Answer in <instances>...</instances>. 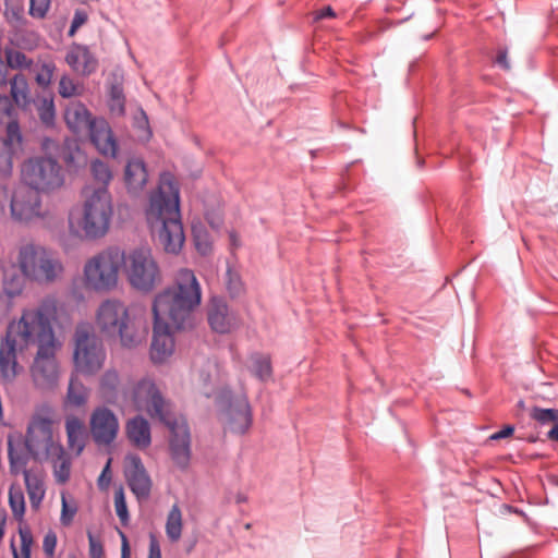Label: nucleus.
I'll return each mask as SVG.
<instances>
[{
  "instance_id": "20e7f679",
  "label": "nucleus",
  "mask_w": 558,
  "mask_h": 558,
  "mask_svg": "<svg viewBox=\"0 0 558 558\" xmlns=\"http://www.w3.org/2000/svg\"><path fill=\"white\" fill-rule=\"evenodd\" d=\"M69 319L66 306L53 295L44 298L34 308H25L19 319L9 323L5 339L20 351L36 345L37 350L57 342L52 323Z\"/></svg>"
},
{
  "instance_id": "a19ab883",
  "label": "nucleus",
  "mask_w": 558,
  "mask_h": 558,
  "mask_svg": "<svg viewBox=\"0 0 558 558\" xmlns=\"http://www.w3.org/2000/svg\"><path fill=\"white\" fill-rule=\"evenodd\" d=\"M4 17L14 26L22 25L24 23V8L19 1L4 2Z\"/></svg>"
},
{
  "instance_id": "f704fd0d",
  "label": "nucleus",
  "mask_w": 558,
  "mask_h": 558,
  "mask_svg": "<svg viewBox=\"0 0 558 558\" xmlns=\"http://www.w3.org/2000/svg\"><path fill=\"white\" fill-rule=\"evenodd\" d=\"M25 279L23 275L16 272L5 275L2 283L5 295L9 299L19 296L24 290Z\"/></svg>"
},
{
  "instance_id": "7ed1b4c3",
  "label": "nucleus",
  "mask_w": 558,
  "mask_h": 558,
  "mask_svg": "<svg viewBox=\"0 0 558 558\" xmlns=\"http://www.w3.org/2000/svg\"><path fill=\"white\" fill-rule=\"evenodd\" d=\"M146 220L167 253H180L185 234L180 215V191L171 173L161 174L157 192L150 195Z\"/></svg>"
},
{
  "instance_id": "603ef678",
  "label": "nucleus",
  "mask_w": 558,
  "mask_h": 558,
  "mask_svg": "<svg viewBox=\"0 0 558 558\" xmlns=\"http://www.w3.org/2000/svg\"><path fill=\"white\" fill-rule=\"evenodd\" d=\"M88 16L85 11L76 10L69 29V36H73L76 31L86 23Z\"/></svg>"
},
{
  "instance_id": "09e8293b",
  "label": "nucleus",
  "mask_w": 558,
  "mask_h": 558,
  "mask_svg": "<svg viewBox=\"0 0 558 558\" xmlns=\"http://www.w3.org/2000/svg\"><path fill=\"white\" fill-rule=\"evenodd\" d=\"M114 507L118 517L120 518L122 523H125L129 520V512L126 507V501L124 497V493L122 489H119L114 493Z\"/></svg>"
},
{
  "instance_id": "cd10ccee",
  "label": "nucleus",
  "mask_w": 558,
  "mask_h": 558,
  "mask_svg": "<svg viewBox=\"0 0 558 558\" xmlns=\"http://www.w3.org/2000/svg\"><path fill=\"white\" fill-rule=\"evenodd\" d=\"M8 83L10 84V97L15 106L25 109L31 104L29 86L26 77L19 73L13 75Z\"/></svg>"
},
{
  "instance_id": "ddd939ff",
  "label": "nucleus",
  "mask_w": 558,
  "mask_h": 558,
  "mask_svg": "<svg viewBox=\"0 0 558 558\" xmlns=\"http://www.w3.org/2000/svg\"><path fill=\"white\" fill-rule=\"evenodd\" d=\"M73 361L75 369L84 375H95L105 364L104 343L89 325H80L74 335Z\"/></svg>"
},
{
  "instance_id": "b1692460",
  "label": "nucleus",
  "mask_w": 558,
  "mask_h": 558,
  "mask_svg": "<svg viewBox=\"0 0 558 558\" xmlns=\"http://www.w3.org/2000/svg\"><path fill=\"white\" fill-rule=\"evenodd\" d=\"M65 433L69 449L76 456H80L88 439V434L83 421L74 415L68 416L65 420Z\"/></svg>"
},
{
  "instance_id": "393cba45",
  "label": "nucleus",
  "mask_w": 558,
  "mask_h": 558,
  "mask_svg": "<svg viewBox=\"0 0 558 558\" xmlns=\"http://www.w3.org/2000/svg\"><path fill=\"white\" fill-rule=\"evenodd\" d=\"M148 179L146 166L142 159L132 158L124 170V181L130 193L142 191Z\"/></svg>"
},
{
  "instance_id": "f3484780",
  "label": "nucleus",
  "mask_w": 558,
  "mask_h": 558,
  "mask_svg": "<svg viewBox=\"0 0 558 558\" xmlns=\"http://www.w3.org/2000/svg\"><path fill=\"white\" fill-rule=\"evenodd\" d=\"M89 427L96 445L110 446L118 436L119 421L110 409L97 407L90 414Z\"/></svg>"
},
{
  "instance_id": "f8f14e48",
  "label": "nucleus",
  "mask_w": 558,
  "mask_h": 558,
  "mask_svg": "<svg viewBox=\"0 0 558 558\" xmlns=\"http://www.w3.org/2000/svg\"><path fill=\"white\" fill-rule=\"evenodd\" d=\"M216 407L225 429L243 435L252 426V409L244 393L234 395L230 389L223 388L216 396Z\"/></svg>"
},
{
  "instance_id": "6e6552de",
  "label": "nucleus",
  "mask_w": 558,
  "mask_h": 558,
  "mask_svg": "<svg viewBox=\"0 0 558 558\" xmlns=\"http://www.w3.org/2000/svg\"><path fill=\"white\" fill-rule=\"evenodd\" d=\"M21 178L31 190L50 194L64 185L65 175L62 166L50 156H34L22 163Z\"/></svg>"
},
{
  "instance_id": "2eb2a0df",
  "label": "nucleus",
  "mask_w": 558,
  "mask_h": 558,
  "mask_svg": "<svg viewBox=\"0 0 558 558\" xmlns=\"http://www.w3.org/2000/svg\"><path fill=\"white\" fill-rule=\"evenodd\" d=\"M59 344L48 345L37 350L31 374L35 386L43 390L53 389L59 380V365L56 352Z\"/></svg>"
},
{
  "instance_id": "ea45409f",
  "label": "nucleus",
  "mask_w": 558,
  "mask_h": 558,
  "mask_svg": "<svg viewBox=\"0 0 558 558\" xmlns=\"http://www.w3.org/2000/svg\"><path fill=\"white\" fill-rule=\"evenodd\" d=\"M37 113L39 120L47 128H51L54 125L56 120V109L52 99L44 98L37 105Z\"/></svg>"
},
{
  "instance_id": "4c0bfd02",
  "label": "nucleus",
  "mask_w": 558,
  "mask_h": 558,
  "mask_svg": "<svg viewBox=\"0 0 558 558\" xmlns=\"http://www.w3.org/2000/svg\"><path fill=\"white\" fill-rule=\"evenodd\" d=\"M83 85L74 81L69 75H62L59 81L58 93L63 98L81 96L83 94Z\"/></svg>"
},
{
  "instance_id": "4be33fe9",
  "label": "nucleus",
  "mask_w": 558,
  "mask_h": 558,
  "mask_svg": "<svg viewBox=\"0 0 558 558\" xmlns=\"http://www.w3.org/2000/svg\"><path fill=\"white\" fill-rule=\"evenodd\" d=\"M99 392L106 402L116 404L120 398L126 401L129 390L123 388L119 373L109 368L99 379Z\"/></svg>"
},
{
  "instance_id": "412c9836",
  "label": "nucleus",
  "mask_w": 558,
  "mask_h": 558,
  "mask_svg": "<svg viewBox=\"0 0 558 558\" xmlns=\"http://www.w3.org/2000/svg\"><path fill=\"white\" fill-rule=\"evenodd\" d=\"M69 66L76 73L88 76L97 70L98 61L84 45H72L65 56Z\"/></svg>"
},
{
  "instance_id": "864d4df0",
  "label": "nucleus",
  "mask_w": 558,
  "mask_h": 558,
  "mask_svg": "<svg viewBox=\"0 0 558 558\" xmlns=\"http://www.w3.org/2000/svg\"><path fill=\"white\" fill-rule=\"evenodd\" d=\"M56 545H57V535L56 533L49 531L46 535H45V538H44V550L45 553L49 556V557H52L53 554H54V549H56Z\"/></svg>"
},
{
  "instance_id": "3c124183",
  "label": "nucleus",
  "mask_w": 558,
  "mask_h": 558,
  "mask_svg": "<svg viewBox=\"0 0 558 558\" xmlns=\"http://www.w3.org/2000/svg\"><path fill=\"white\" fill-rule=\"evenodd\" d=\"M89 542V556L90 558H102L104 548L101 541L95 536L90 531L87 533Z\"/></svg>"
},
{
  "instance_id": "4468645a",
  "label": "nucleus",
  "mask_w": 558,
  "mask_h": 558,
  "mask_svg": "<svg viewBox=\"0 0 558 558\" xmlns=\"http://www.w3.org/2000/svg\"><path fill=\"white\" fill-rule=\"evenodd\" d=\"M38 194L31 189H19L12 194L10 213L14 221L29 225L36 221L50 223L54 220V215L43 206Z\"/></svg>"
},
{
  "instance_id": "bf43d9fd",
  "label": "nucleus",
  "mask_w": 558,
  "mask_h": 558,
  "mask_svg": "<svg viewBox=\"0 0 558 558\" xmlns=\"http://www.w3.org/2000/svg\"><path fill=\"white\" fill-rule=\"evenodd\" d=\"M117 531L121 537V543H122L121 544V558H130L131 551H130V545H129L128 537L124 534V532H122L118 527H117Z\"/></svg>"
},
{
  "instance_id": "c9c22d12",
  "label": "nucleus",
  "mask_w": 558,
  "mask_h": 558,
  "mask_svg": "<svg viewBox=\"0 0 558 558\" xmlns=\"http://www.w3.org/2000/svg\"><path fill=\"white\" fill-rule=\"evenodd\" d=\"M90 173L93 179L101 184L100 187L107 189L112 180V171L110 167L99 159H95L90 162Z\"/></svg>"
},
{
  "instance_id": "f257e3e1",
  "label": "nucleus",
  "mask_w": 558,
  "mask_h": 558,
  "mask_svg": "<svg viewBox=\"0 0 558 558\" xmlns=\"http://www.w3.org/2000/svg\"><path fill=\"white\" fill-rule=\"evenodd\" d=\"M202 290L191 269H180L172 287L158 293L153 303L154 328L150 357L162 363L174 351L172 328L185 329L192 326L193 312L201 304Z\"/></svg>"
},
{
  "instance_id": "de8ad7c7",
  "label": "nucleus",
  "mask_w": 558,
  "mask_h": 558,
  "mask_svg": "<svg viewBox=\"0 0 558 558\" xmlns=\"http://www.w3.org/2000/svg\"><path fill=\"white\" fill-rule=\"evenodd\" d=\"M531 416L541 424H547L549 422H555L557 424L558 409H542L535 407L532 410Z\"/></svg>"
},
{
  "instance_id": "6e6d98bb",
  "label": "nucleus",
  "mask_w": 558,
  "mask_h": 558,
  "mask_svg": "<svg viewBox=\"0 0 558 558\" xmlns=\"http://www.w3.org/2000/svg\"><path fill=\"white\" fill-rule=\"evenodd\" d=\"M148 558H161L160 546L157 538L150 534Z\"/></svg>"
},
{
  "instance_id": "9b49d317",
  "label": "nucleus",
  "mask_w": 558,
  "mask_h": 558,
  "mask_svg": "<svg viewBox=\"0 0 558 558\" xmlns=\"http://www.w3.org/2000/svg\"><path fill=\"white\" fill-rule=\"evenodd\" d=\"M54 418L50 408H43L31 418L25 437V446L38 461L48 459L50 452H61V444L53 437Z\"/></svg>"
},
{
  "instance_id": "13d9d810",
  "label": "nucleus",
  "mask_w": 558,
  "mask_h": 558,
  "mask_svg": "<svg viewBox=\"0 0 558 558\" xmlns=\"http://www.w3.org/2000/svg\"><path fill=\"white\" fill-rule=\"evenodd\" d=\"M12 102L10 96L0 94V112L9 116L12 111Z\"/></svg>"
},
{
  "instance_id": "f03ea898",
  "label": "nucleus",
  "mask_w": 558,
  "mask_h": 558,
  "mask_svg": "<svg viewBox=\"0 0 558 558\" xmlns=\"http://www.w3.org/2000/svg\"><path fill=\"white\" fill-rule=\"evenodd\" d=\"M136 410L146 411L151 418L158 420L170 430V454L173 462L181 469L189 465L191 459V435L187 422L177 416L170 402L153 378L144 377L136 381L128 392V399Z\"/></svg>"
},
{
  "instance_id": "5701e85b",
  "label": "nucleus",
  "mask_w": 558,
  "mask_h": 558,
  "mask_svg": "<svg viewBox=\"0 0 558 558\" xmlns=\"http://www.w3.org/2000/svg\"><path fill=\"white\" fill-rule=\"evenodd\" d=\"M208 323L211 329L219 333L229 332L233 318L229 314L227 303L220 298H213L208 307Z\"/></svg>"
},
{
  "instance_id": "49530a36",
  "label": "nucleus",
  "mask_w": 558,
  "mask_h": 558,
  "mask_svg": "<svg viewBox=\"0 0 558 558\" xmlns=\"http://www.w3.org/2000/svg\"><path fill=\"white\" fill-rule=\"evenodd\" d=\"M61 501H62V511H61V523H70L76 512H77V505L76 501L68 496L66 494L62 493L61 495Z\"/></svg>"
},
{
  "instance_id": "052dcab7",
  "label": "nucleus",
  "mask_w": 558,
  "mask_h": 558,
  "mask_svg": "<svg viewBox=\"0 0 558 558\" xmlns=\"http://www.w3.org/2000/svg\"><path fill=\"white\" fill-rule=\"evenodd\" d=\"M513 432H514V427L512 425H507L502 429H500L499 432L493 434L490 436V439L492 440L504 439V438H507V437L511 436L513 434Z\"/></svg>"
},
{
  "instance_id": "58836bf2",
  "label": "nucleus",
  "mask_w": 558,
  "mask_h": 558,
  "mask_svg": "<svg viewBox=\"0 0 558 558\" xmlns=\"http://www.w3.org/2000/svg\"><path fill=\"white\" fill-rule=\"evenodd\" d=\"M9 504L16 520H22L25 512L24 494L20 487L11 486L9 490Z\"/></svg>"
},
{
  "instance_id": "c85d7f7f",
  "label": "nucleus",
  "mask_w": 558,
  "mask_h": 558,
  "mask_svg": "<svg viewBox=\"0 0 558 558\" xmlns=\"http://www.w3.org/2000/svg\"><path fill=\"white\" fill-rule=\"evenodd\" d=\"M53 468V475L56 477L57 483L65 484L71 476V458L65 452L63 446L61 445V452H50L48 459Z\"/></svg>"
},
{
  "instance_id": "338daca9",
  "label": "nucleus",
  "mask_w": 558,
  "mask_h": 558,
  "mask_svg": "<svg viewBox=\"0 0 558 558\" xmlns=\"http://www.w3.org/2000/svg\"><path fill=\"white\" fill-rule=\"evenodd\" d=\"M547 438L553 441H558V423L548 430Z\"/></svg>"
},
{
  "instance_id": "39448f33",
  "label": "nucleus",
  "mask_w": 558,
  "mask_h": 558,
  "mask_svg": "<svg viewBox=\"0 0 558 558\" xmlns=\"http://www.w3.org/2000/svg\"><path fill=\"white\" fill-rule=\"evenodd\" d=\"M95 322L101 333L119 339L121 345L128 349L141 345L147 336L145 318L116 298L106 299L99 304Z\"/></svg>"
},
{
  "instance_id": "1a4fd4ad",
  "label": "nucleus",
  "mask_w": 558,
  "mask_h": 558,
  "mask_svg": "<svg viewBox=\"0 0 558 558\" xmlns=\"http://www.w3.org/2000/svg\"><path fill=\"white\" fill-rule=\"evenodd\" d=\"M123 274L129 284L143 293L151 292L161 282V271L150 248L140 247L123 252Z\"/></svg>"
},
{
  "instance_id": "473e14b6",
  "label": "nucleus",
  "mask_w": 558,
  "mask_h": 558,
  "mask_svg": "<svg viewBox=\"0 0 558 558\" xmlns=\"http://www.w3.org/2000/svg\"><path fill=\"white\" fill-rule=\"evenodd\" d=\"M252 373L260 380H266L271 377L272 368L270 357L260 353L251 355Z\"/></svg>"
},
{
  "instance_id": "5fc2aeb1",
  "label": "nucleus",
  "mask_w": 558,
  "mask_h": 558,
  "mask_svg": "<svg viewBox=\"0 0 558 558\" xmlns=\"http://www.w3.org/2000/svg\"><path fill=\"white\" fill-rule=\"evenodd\" d=\"M111 461H112V459L109 458L105 468L102 469V472L100 473V475L98 477V486L100 488L107 487L109 485V483L111 482V471H110Z\"/></svg>"
},
{
  "instance_id": "2f4dec72",
  "label": "nucleus",
  "mask_w": 558,
  "mask_h": 558,
  "mask_svg": "<svg viewBox=\"0 0 558 558\" xmlns=\"http://www.w3.org/2000/svg\"><path fill=\"white\" fill-rule=\"evenodd\" d=\"M88 399L87 388L76 378L72 377L68 388L66 401L69 404L78 408L84 405Z\"/></svg>"
},
{
  "instance_id": "37998d69",
  "label": "nucleus",
  "mask_w": 558,
  "mask_h": 558,
  "mask_svg": "<svg viewBox=\"0 0 558 558\" xmlns=\"http://www.w3.org/2000/svg\"><path fill=\"white\" fill-rule=\"evenodd\" d=\"M226 284L232 298L239 296L244 291V284L240 275L231 268H228L226 272Z\"/></svg>"
},
{
  "instance_id": "680f3d73",
  "label": "nucleus",
  "mask_w": 558,
  "mask_h": 558,
  "mask_svg": "<svg viewBox=\"0 0 558 558\" xmlns=\"http://www.w3.org/2000/svg\"><path fill=\"white\" fill-rule=\"evenodd\" d=\"M167 523H182L181 510L177 505H174L170 510Z\"/></svg>"
},
{
  "instance_id": "0e129e2a",
  "label": "nucleus",
  "mask_w": 558,
  "mask_h": 558,
  "mask_svg": "<svg viewBox=\"0 0 558 558\" xmlns=\"http://www.w3.org/2000/svg\"><path fill=\"white\" fill-rule=\"evenodd\" d=\"M147 124H148L147 117H146L145 112L143 110H141V120H138V126L144 130L145 134L143 135V138H149L151 136V132L148 129Z\"/></svg>"
},
{
  "instance_id": "dca6fc26",
  "label": "nucleus",
  "mask_w": 558,
  "mask_h": 558,
  "mask_svg": "<svg viewBox=\"0 0 558 558\" xmlns=\"http://www.w3.org/2000/svg\"><path fill=\"white\" fill-rule=\"evenodd\" d=\"M23 153V135L17 121H9L3 134H0V177L9 178L13 173L14 160Z\"/></svg>"
},
{
  "instance_id": "0eeeda50",
  "label": "nucleus",
  "mask_w": 558,
  "mask_h": 558,
  "mask_svg": "<svg viewBox=\"0 0 558 558\" xmlns=\"http://www.w3.org/2000/svg\"><path fill=\"white\" fill-rule=\"evenodd\" d=\"M122 263L123 251L118 247L106 248L88 258L83 267L84 289L95 293H109L116 290Z\"/></svg>"
},
{
  "instance_id": "e2e57ef3",
  "label": "nucleus",
  "mask_w": 558,
  "mask_h": 558,
  "mask_svg": "<svg viewBox=\"0 0 558 558\" xmlns=\"http://www.w3.org/2000/svg\"><path fill=\"white\" fill-rule=\"evenodd\" d=\"M183 525H166L167 535L171 541H178L182 534Z\"/></svg>"
},
{
  "instance_id": "c03bdc74",
  "label": "nucleus",
  "mask_w": 558,
  "mask_h": 558,
  "mask_svg": "<svg viewBox=\"0 0 558 558\" xmlns=\"http://www.w3.org/2000/svg\"><path fill=\"white\" fill-rule=\"evenodd\" d=\"M192 232L197 251L203 255L207 254L210 251L207 231L202 226H193Z\"/></svg>"
},
{
  "instance_id": "72a5a7b5",
  "label": "nucleus",
  "mask_w": 558,
  "mask_h": 558,
  "mask_svg": "<svg viewBox=\"0 0 558 558\" xmlns=\"http://www.w3.org/2000/svg\"><path fill=\"white\" fill-rule=\"evenodd\" d=\"M4 58L12 70H31L34 63L24 52L13 48L4 50Z\"/></svg>"
},
{
  "instance_id": "4d7b16f0",
  "label": "nucleus",
  "mask_w": 558,
  "mask_h": 558,
  "mask_svg": "<svg viewBox=\"0 0 558 558\" xmlns=\"http://www.w3.org/2000/svg\"><path fill=\"white\" fill-rule=\"evenodd\" d=\"M496 63L505 71L510 70V63L508 61V51L506 49L499 50L496 57Z\"/></svg>"
},
{
  "instance_id": "a18cd8bd",
  "label": "nucleus",
  "mask_w": 558,
  "mask_h": 558,
  "mask_svg": "<svg viewBox=\"0 0 558 558\" xmlns=\"http://www.w3.org/2000/svg\"><path fill=\"white\" fill-rule=\"evenodd\" d=\"M110 110L111 112L122 116L124 113V95L122 87L113 85L110 89Z\"/></svg>"
},
{
  "instance_id": "6ab92c4d",
  "label": "nucleus",
  "mask_w": 558,
  "mask_h": 558,
  "mask_svg": "<svg viewBox=\"0 0 558 558\" xmlns=\"http://www.w3.org/2000/svg\"><path fill=\"white\" fill-rule=\"evenodd\" d=\"M84 134H88L92 144L104 156L114 158L118 153V143L108 121L98 117Z\"/></svg>"
},
{
  "instance_id": "69168bd1",
  "label": "nucleus",
  "mask_w": 558,
  "mask_h": 558,
  "mask_svg": "<svg viewBox=\"0 0 558 558\" xmlns=\"http://www.w3.org/2000/svg\"><path fill=\"white\" fill-rule=\"evenodd\" d=\"M335 16H336V13L332 10V8L326 7L317 13L316 19L320 20V19H325V17H335Z\"/></svg>"
},
{
  "instance_id": "a878e982",
  "label": "nucleus",
  "mask_w": 558,
  "mask_h": 558,
  "mask_svg": "<svg viewBox=\"0 0 558 558\" xmlns=\"http://www.w3.org/2000/svg\"><path fill=\"white\" fill-rule=\"evenodd\" d=\"M126 436L129 440L137 448L145 449L149 447L151 442L150 426L146 418L142 415H137L128 421Z\"/></svg>"
},
{
  "instance_id": "c756f323",
  "label": "nucleus",
  "mask_w": 558,
  "mask_h": 558,
  "mask_svg": "<svg viewBox=\"0 0 558 558\" xmlns=\"http://www.w3.org/2000/svg\"><path fill=\"white\" fill-rule=\"evenodd\" d=\"M23 474L29 502L33 508H37L44 499L46 493L43 476L29 470H24Z\"/></svg>"
},
{
  "instance_id": "774afa93",
  "label": "nucleus",
  "mask_w": 558,
  "mask_h": 558,
  "mask_svg": "<svg viewBox=\"0 0 558 558\" xmlns=\"http://www.w3.org/2000/svg\"><path fill=\"white\" fill-rule=\"evenodd\" d=\"M0 194L3 195V197H8L9 190L5 185L0 186Z\"/></svg>"
},
{
  "instance_id": "aec40b11",
  "label": "nucleus",
  "mask_w": 558,
  "mask_h": 558,
  "mask_svg": "<svg viewBox=\"0 0 558 558\" xmlns=\"http://www.w3.org/2000/svg\"><path fill=\"white\" fill-rule=\"evenodd\" d=\"M63 117L69 130L77 135L84 134L92 122L98 118L94 117L87 107L78 100L66 105Z\"/></svg>"
},
{
  "instance_id": "7c9ffc66",
  "label": "nucleus",
  "mask_w": 558,
  "mask_h": 558,
  "mask_svg": "<svg viewBox=\"0 0 558 558\" xmlns=\"http://www.w3.org/2000/svg\"><path fill=\"white\" fill-rule=\"evenodd\" d=\"M9 460H10V468L11 472L14 474H17L19 472H23L31 453L28 452L25 442L22 444L21 441L14 444L12 440H9Z\"/></svg>"
},
{
  "instance_id": "e433bc0d",
  "label": "nucleus",
  "mask_w": 558,
  "mask_h": 558,
  "mask_svg": "<svg viewBox=\"0 0 558 558\" xmlns=\"http://www.w3.org/2000/svg\"><path fill=\"white\" fill-rule=\"evenodd\" d=\"M54 71L56 64L53 61H44L38 63L35 69V81L37 85L43 88L48 87L52 82Z\"/></svg>"
},
{
  "instance_id": "bb28decb",
  "label": "nucleus",
  "mask_w": 558,
  "mask_h": 558,
  "mask_svg": "<svg viewBox=\"0 0 558 558\" xmlns=\"http://www.w3.org/2000/svg\"><path fill=\"white\" fill-rule=\"evenodd\" d=\"M19 347L8 341L5 338L0 344V374L1 377L11 381L15 378L19 372V365L16 362V351Z\"/></svg>"
},
{
  "instance_id": "9d476101",
  "label": "nucleus",
  "mask_w": 558,
  "mask_h": 558,
  "mask_svg": "<svg viewBox=\"0 0 558 558\" xmlns=\"http://www.w3.org/2000/svg\"><path fill=\"white\" fill-rule=\"evenodd\" d=\"M113 216L111 195L108 189L98 187L86 194L80 227L83 236L97 240L106 235Z\"/></svg>"
},
{
  "instance_id": "8fccbe9b",
  "label": "nucleus",
  "mask_w": 558,
  "mask_h": 558,
  "mask_svg": "<svg viewBox=\"0 0 558 558\" xmlns=\"http://www.w3.org/2000/svg\"><path fill=\"white\" fill-rule=\"evenodd\" d=\"M51 0H31L29 14L36 19H44L50 8Z\"/></svg>"
},
{
  "instance_id": "423d86ee",
  "label": "nucleus",
  "mask_w": 558,
  "mask_h": 558,
  "mask_svg": "<svg viewBox=\"0 0 558 558\" xmlns=\"http://www.w3.org/2000/svg\"><path fill=\"white\" fill-rule=\"evenodd\" d=\"M16 262L24 278L40 286L54 283L64 272L58 254L35 243L22 245Z\"/></svg>"
},
{
  "instance_id": "79ce46f5",
  "label": "nucleus",
  "mask_w": 558,
  "mask_h": 558,
  "mask_svg": "<svg viewBox=\"0 0 558 558\" xmlns=\"http://www.w3.org/2000/svg\"><path fill=\"white\" fill-rule=\"evenodd\" d=\"M19 534L21 538V553L19 554L13 547L14 558H29L31 547L33 545V536L29 525H19Z\"/></svg>"
},
{
  "instance_id": "a211bd4d",
  "label": "nucleus",
  "mask_w": 558,
  "mask_h": 558,
  "mask_svg": "<svg viewBox=\"0 0 558 558\" xmlns=\"http://www.w3.org/2000/svg\"><path fill=\"white\" fill-rule=\"evenodd\" d=\"M124 476L131 492L137 499L148 498L153 483L140 456L135 453L125 456Z\"/></svg>"
}]
</instances>
